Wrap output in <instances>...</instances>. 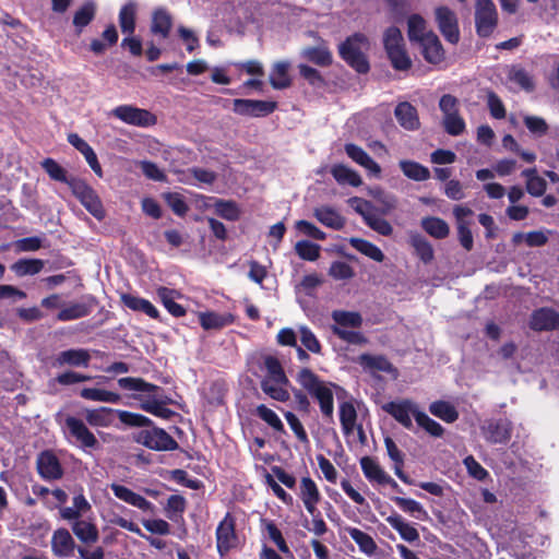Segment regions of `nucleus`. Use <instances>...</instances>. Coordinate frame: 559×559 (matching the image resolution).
Masks as SVG:
<instances>
[{"label": "nucleus", "mask_w": 559, "mask_h": 559, "mask_svg": "<svg viewBox=\"0 0 559 559\" xmlns=\"http://www.w3.org/2000/svg\"><path fill=\"white\" fill-rule=\"evenodd\" d=\"M498 25V12L492 0H477L475 4V27L481 38L491 36Z\"/></svg>", "instance_id": "423d86ee"}, {"label": "nucleus", "mask_w": 559, "mask_h": 559, "mask_svg": "<svg viewBox=\"0 0 559 559\" xmlns=\"http://www.w3.org/2000/svg\"><path fill=\"white\" fill-rule=\"evenodd\" d=\"M313 216L325 227L340 230L345 225L344 217L333 207L321 205L313 210Z\"/></svg>", "instance_id": "c85d7f7f"}, {"label": "nucleus", "mask_w": 559, "mask_h": 559, "mask_svg": "<svg viewBox=\"0 0 559 559\" xmlns=\"http://www.w3.org/2000/svg\"><path fill=\"white\" fill-rule=\"evenodd\" d=\"M530 328L536 332L559 330V312L549 307H542L531 314Z\"/></svg>", "instance_id": "2eb2a0df"}, {"label": "nucleus", "mask_w": 559, "mask_h": 559, "mask_svg": "<svg viewBox=\"0 0 559 559\" xmlns=\"http://www.w3.org/2000/svg\"><path fill=\"white\" fill-rule=\"evenodd\" d=\"M409 243L414 248L415 254L423 263L428 264L433 260V248L423 235L417 233L411 235Z\"/></svg>", "instance_id": "37998d69"}, {"label": "nucleus", "mask_w": 559, "mask_h": 559, "mask_svg": "<svg viewBox=\"0 0 559 559\" xmlns=\"http://www.w3.org/2000/svg\"><path fill=\"white\" fill-rule=\"evenodd\" d=\"M386 454L395 463L394 468H395V474L397 475V477L402 481H404L406 484H409L407 475L404 474V472L402 471V467H403V454L399 450V448L396 447L395 442L391 438H389V437H386Z\"/></svg>", "instance_id": "052dcab7"}, {"label": "nucleus", "mask_w": 559, "mask_h": 559, "mask_svg": "<svg viewBox=\"0 0 559 559\" xmlns=\"http://www.w3.org/2000/svg\"><path fill=\"white\" fill-rule=\"evenodd\" d=\"M424 60L433 66H438L445 60V50L436 33H431L424 41L418 44Z\"/></svg>", "instance_id": "f3484780"}, {"label": "nucleus", "mask_w": 559, "mask_h": 559, "mask_svg": "<svg viewBox=\"0 0 559 559\" xmlns=\"http://www.w3.org/2000/svg\"><path fill=\"white\" fill-rule=\"evenodd\" d=\"M435 20L444 39L452 45H456L460 41V27L455 12L447 5L437 7L435 9Z\"/></svg>", "instance_id": "6e6552de"}, {"label": "nucleus", "mask_w": 559, "mask_h": 559, "mask_svg": "<svg viewBox=\"0 0 559 559\" xmlns=\"http://www.w3.org/2000/svg\"><path fill=\"white\" fill-rule=\"evenodd\" d=\"M345 152L355 163L367 169L371 175L380 176L381 167L359 146L346 144Z\"/></svg>", "instance_id": "a878e982"}, {"label": "nucleus", "mask_w": 559, "mask_h": 559, "mask_svg": "<svg viewBox=\"0 0 559 559\" xmlns=\"http://www.w3.org/2000/svg\"><path fill=\"white\" fill-rule=\"evenodd\" d=\"M526 178V190L533 197H542L547 189L546 180L537 175L536 168H530L522 171Z\"/></svg>", "instance_id": "09e8293b"}, {"label": "nucleus", "mask_w": 559, "mask_h": 559, "mask_svg": "<svg viewBox=\"0 0 559 559\" xmlns=\"http://www.w3.org/2000/svg\"><path fill=\"white\" fill-rule=\"evenodd\" d=\"M295 251L307 261H316L320 257V246L308 240L298 241L295 245Z\"/></svg>", "instance_id": "338daca9"}, {"label": "nucleus", "mask_w": 559, "mask_h": 559, "mask_svg": "<svg viewBox=\"0 0 559 559\" xmlns=\"http://www.w3.org/2000/svg\"><path fill=\"white\" fill-rule=\"evenodd\" d=\"M507 79L525 92H533L535 88L533 76L520 64L508 68Z\"/></svg>", "instance_id": "72a5a7b5"}, {"label": "nucleus", "mask_w": 559, "mask_h": 559, "mask_svg": "<svg viewBox=\"0 0 559 559\" xmlns=\"http://www.w3.org/2000/svg\"><path fill=\"white\" fill-rule=\"evenodd\" d=\"M117 382L120 389L138 393L134 399L140 402L143 411L163 419H168L175 414L166 407L169 399L162 388L133 377L120 378Z\"/></svg>", "instance_id": "f257e3e1"}, {"label": "nucleus", "mask_w": 559, "mask_h": 559, "mask_svg": "<svg viewBox=\"0 0 559 559\" xmlns=\"http://www.w3.org/2000/svg\"><path fill=\"white\" fill-rule=\"evenodd\" d=\"M69 186L73 194L93 216L98 219L103 217L104 210L102 202L92 187L82 180H72L69 182Z\"/></svg>", "instance_id": "1a4fd4ad"}, {"label": "nucleus", "mask_w": 559, "mask_h": 559, "mask_svg": "<svg viewBox=\"0 0 559 559\" xmlns=\"http://www.w3.org/2000/svg\"><path fill=\"white\" fill-rule=\"evenodd\" d=\"M193 180L205 185H212L216 180V174L204 168L193 167L188 170L185 178H180V181L189 185H193Z\"/></svg>", "instance_id": "680f3d73"}, {"label": "nucleus", "mask_w": 559, "mask_h": 559, "mask_svg": "<svg viewBox=\"0 0 559 559\" xmlns=\"http://www.w3.org/2000/svg\"><path fill=\"white\" fill-rule=\"evenodd\" d=\"M296 379L318 401L322 414L326 417H332L334 411L333 384L322 381L308 368L300 369Z\"/></svg>", "instance_id": "f03ea898"}, {"label": "nucleus", "mask_w": 559, "mask_h": 559, "mask_svg": "<svg viewBox=\"0 0 559 559\" xmlns=\"http://www.w3.org/2000/svg\"><path fill=\"white\" fill-rule=\"evenodd\" d=\"M301 53L306 59L318 66H328L332 61L331 52L323 46L306 48Z\"/></svg>", "instance_id": "0e129e2a"}, {"label": "nucleus", "mask_w": 559, "mask_h": 559, "mask_svg": "<svg viewBox=\"0 0 559 559\" xmlns=\"http://www.w3.org/2000/svg\"><path fill=\"white\" fill-rule=\"evenodd\" d=\"M435 33L427 28L426 20L417 13H413L407 19V37L411 43L419 44L424 41L428 35Z\"/></svg>", "instance_id": "cd10ccee"}, {"label": "nucleus", "mask_w": 559, "mask_h": 559, "mask_svg": "<svg viewBox=\"0 0 559 559\" xmlns=\"http://www.w3.org/2000/svg\"><path fill=\"white\" fill-rule=\"evenodd\" d=\"M91 360L88 350L83 348L60 352L55 359L56 367H87Z\"/></svg>", "instance_id": "4be33fe9"}, {"label": "nucleus", "mask_w": 559, "mask_h": 559, "mask_svg": "<svg viewBox=\"0 0 559 559\" xmlns=\"http://www.w3.org/2000/svg\"><path fill=\"white\" fill-rule=\"evenodd\" d=\"M348 242L354 249L359 251L361 254H364L374 261H378V262L383 260L382 251L373 243H371L365 239L356 238V237L349 238Z\"/></svg>", "instance_id": "5fc2aeb1"}, {"label": "nucleus", "mask_w": 559, "mask_h": 559, "mask_svg": "<svg viewBox=\"0 0 559 559\" xmlns=\"http://www.w3.org/2000/svg\"><path fill=\"white\" fill-rule=\"evenodd\" d=\"M173 25L170 14L164 10L158 9L154 11L152 16L151 32L162 38H167Z\"/></svg>", "instance_id": "a18cd8bd"}, {"label": "nucleus", "mask_w": 559, "mask_h": 559, "mask_svg": "<svg viewBox=\"0 0 559 559\" xmlns=\"http://www.w3.org/2000/svg\"><path fill=\"white\" fill-rule=\"evenodd\" d=\"M238 545L235 530V519L227 513L216 528V548L221 557L226 556Z\"/></svg>", "instance_id": "9d476101"}, {"label": "nucleus", "mask_w": 559, "mask_h": 559, "mask_svg": "<svg viewBox=\"0 0 559 559\" xmlns=\"http://www.w3.org/2000/svg\"><path fill=\"white\" fill-rule=\"evenodd\" d=\"M421 228L431 237L436 239H444L450 234L448 223L436 216L424 217L420 222Z\"/></svg>", "instance_id": "ea45409f"}, {"label": "nucleus", "mask_w": 559, "mask_h": 559, "mask_svg": "<svg viewBox=\"0 0 559 559\" xmlns=\"http://www.w3.org/2000/svg\"><path fill=\"white\" fill-rule=\"evenodd\" d=\"M352 204L355 205L356 210L365 217L366 222L370 227L377 230L380 234L384 235V222L380 219H374L370 213V203L359 199L354 198L350 200Z\"/></svg>", "instance_id": "6e6d98bb"}, {"label": "nucleus", "mask_w": 559, "mask_h": 559, "mask_svg": "<svg viewBox=\"0 0 559 559\" xmlns=\"http://www.w3.org/2000/svg\"><path fill=\"white\" fill-rule=\"evenodd\" d=\"M157 297L164 307L175 317H181L185 314V309L182 306L177 304L175 300L178 296V293L174 289L167 287H158L156 290Z\"/></svg>", "instance_id": "de8ad7c7"}, {"label": "nucleus", "mask_w": 559, "mask_h": 559, "mask_svg": "<svg viewBox=\"0 0 559 559\" xmlns=\"http://www.w3.org/2000/svg\"><path fill=\"white\" fill-rule=\"evenodd\" d=\"M120 299L126 307L133 311L143 312L152 319H158L159 317L158 310L147 299L138 297L132 294H121Z\"/></svg>", "instance_id": "c756f323"}, {"label": "nucleus", "mask_w": 559, "mask_h": 559, "mask_svg": "<svg viewBox=\"0 0 559 559\" xmlns=\"http://www.w3.org/2000/svg\"><path fill=\"white\" fill-rule=\"evenodd\" d=\"M75 542L70 532L66 528H58L51 536V550L59 558H67L73 555Z\"/></svg>", "instance_id": "6ab92c4d"}, {"label": "nucleus", "mask_w": 559, "mask_h": 559, "mask_svg": "<svg viewBox=\"0 0 559 559\" xmlns=\"http://www.w3.org/2000/svg\"><path fill=\"white\" fill-rule=\"evenodd\" d=\"M257 416L265 421L270 427H272L277 432L284 431V425L277 414L271 408L266 407L264 404L258 405L255 408Z\"/></svg>", "instance_id": "69168bd1"}, {"label": "nucleus", "mask_w": 559, "mask_h": 559, "mask_svg": "<svg viewBox=\"0 0 559 559\" xmlns=\"http://www.w3.org/2000/svg\"><path fill=\"white\" fill-rule=\"evenodd\" d=\"M391 499L403 512L411 514L415 519L420 521L428 519L427 511L416 500L402 497H392Z\"/></svg>", "instance_id": "3c124183"}, {"label": "nucleus", "mask_w": 559, "mask_h": 559, "mask_svg": "<svg viewBox=\"0 0 559 559\" xmlns=\"http://www.w3.org/2000/svg\"><path fill=\"white\" fill-rule=\"evenodd\" d=\"M112 115L128 124L141 128L151 127L156 123L155 116L148 110L130 105H121L116 107L112 110Z\"/></svg>", "instance_id": "9b49d317"}, {"label": "nucleus", "mask_w": 559, "mask_h": 559, "mask_svg": "<svg viewBox=\"0 0 559 559\" xmlns=\"http://www.w3.org/2000/svg\"><path fill=\"white\" fill-rule=\"evenodd\" d=\"M289 383H277L273 381H261L262 391L271 399L278 402H286L290 395L288 392Z\"/></svg>", "instance_id": "13d9d810"}, {"label": "nucleus", "mask_w": 559, "mask_h": 559, "mask_svg": "<svg viewBox=\"0 0 559 559\" xmlns=\"http://www.w3.org/2000/svg\"><path fill=\"white\" fill-rule=\"evenodd\" d=\"M138 4L129 1L121 7L118 15L119 26L124 35H133L136 25Z\"/></svg>", "instance_id": "2f4dec72"}, {"label": "nucleus", "mask_w": 559, "mask_h": 559, "mask_svg": "<svg viewBox=\"0 0 559 559\" xmlns=\"http://www.w3.org/2000/svg\"><path fill=\"white\" fill-rule=\"evenodd\" d=\"M368 49V41L364 35L356 34L340 45L341 57L358 72L368 71V62L365 51Z\"/></svg>", "instance_id": "20e7f679"}, {"label": "nucleus", "mask_w": 559, "mask_h": 559, "mask_svg": "<svg viewBox=\"0 0 559 559\" xmlns=\"http://www.w3.org/2000/svg\"><path fill=\"white\" fill-rule=\"evenodd\" d=\"M263 365L266 370V374L262 381L289 383L280 360L275 356L266 355L263 358Z\"/></svg>", "instance_id": "79ce46f5"}, {"label": "nucleus", "mask_w": 559, "mask_h": 559, "mask_svg": "<svg viewBox=\"0 0 559 559\" xmlns=\"http://www.w3.org/2000/svg\"><path fill=\"white\" fill-rule=\"evenodd\" d=\"M213 209L219 217L235 222L240 216L238 204L231 200L214 199Z\"/></svg>", "instance_id": "8fccbe9b"}, {"label": "nucleus", "mask_w": 559, "mask_h": 559, "mask_svg": "<svg viewBox=\"0 0 559 559\" xmlns=\"http://www.w3.org/2000/svg\"><path fill=\"white\" fill-rule=\"evenodd\" d=\"M277 107L275 102L257 99H235L234 111L241 116L265 117Z\"/></svg>", "instance_id": "4468645a"}, {"label": "nucleus", "mask_w": 559, "mask_h": 559, "mask_svg": "<svg viewBox=\"0 0 559 559\" xmlns=\"http://www.w3.org/2000/svg\"><path fill=\"white\" fill-rule=\"evenodd\" d=\"M92 311V305L84 301L70 302L62 307L57 319L59 321H72L88 316Z\"/></svg>", "instance_id": "e433bc0d"}, {"label": "nucleus", "mask_w": 559, "mask_h": 559, "mask_svg": "<svg viewBox=\"0 0 559 559\" xmlns=\"http://www.w3.org/2000/svg\"><path fill=\"white\" fill-rule=\"evenodd\" d=\"M119 38L118 31L114 24L107 25L102 33V39L94 38L91 40L90 49L95 55H102L108 47L117 44Z\"/></svg>", "instance_id": "4c0bfd02"}, {"label": "nucleus", "mask_w": 559, "mask_h": 559, "mask_svg": "<svg viewBox=\"0 0 559 559\" xmlns=\"http://www.w3.org/2000/svg\"><path fill=\"white\" fill-rule=\"evenodd\" d=\"M483 430L487 441L506 444L512 436V423L508 418L490 419Z\"/></svg>", "instance_id": "dca6fc26"}, {"label": "nucleus", "mask_w": 559, "mask_h": 559, "mask_svg": "<svg viewBox=\"0 0 559 559\" xmlns=\"http://www.w3.org/2000/svg\"><path fill=\"white\" fill-rule=\"evenodd\" d=\"M340 421L348 443H367V436L361 425L357 424V411L352 402H343L340 405Z\"/></svg>", "instance_id": "39448f33"}, {"label": "nucleus", "mask_w": 559, "mask_h": 559, "mask_svg": "<svg viewBox=\"0 0 559 559\" xmlns=\"http://www.w3.org/2000/svg\"><path fill=\"white\" fill-rule=\"evenodd\" d=\"M347 533L350 536V538L359 546L362 552L367 555L373 554L376 549V544L371 536L355 527L347 528Z\"/></svg>", "instance_id": "e2e57ef3"}, {"label": "nucleus", "mask_w": 559, "mask_h": 559, "mask_svg": "<svg viewBox=\"0 0 559 559\" xmlns=\"http://www.w3.org/2000/svg\"><path fill=\"white\" fill-rule=\"evenodd\" d=\"M97 4L93 0L85 1L80 5L73 15V26L76 34H81L83 29L95 19Z\"/></svg>", "instance_id": "7c9ffc66"}, {"label": "nucleus", "mask_w": 559, "mask_h": 559, "mask_svg": "<svg viewBox=\"0 0 559 559\" xmlns=\"http://www.w3.org/2000/svg\"><path fill=\"white\" fill-rule=\"evenodd\" d=\"M364 371L372 379L376 385H381L384 372V358L369 354L360 355L357 359Z\"/></svg>", "instance_id": "b1692460"}, {"label": "nucleus", "mask_w": 559, "mask_h": 559, "mask_svg": "<svg viewBox=\"0 0 559 559\" xmlns=\"http://www.w3.org/2000/svg\"><path fill=\"white\" fill-rule=\"evenodd\" d=\"M80 396L87 401L110 404H116L121 400V396L118 393L99 388H83L80 391Z\"/></svg>", "instance_id": "49530a36"}, {"label": "nucleus", "mask_w": 559, "mask_h": 559, "mask_svg": "<svg viewBox=\"0 0 559 559\" xmlns=\"http://www.w3.org/2000/svg\"><path fill=\"white\" fill-rule=\"evenodd\" d=\"M415 421L419 428L433 438H441L444 435V428L438 421L430 418L425 412L420 411L416 413Z\"/></svg>", "instance_id": "4d7b16f0"}, {"label": "nucleus", "mask_w": 559, "mask_h": 559, "mask_svg": "<svg viewBox=\"0 0 559 559\" xmlns=\"http://www.w3.org/2000/svg\"><path fill=\"white\" fill-rule=\"evenodd\" d=\"M199 321L204 330H219L234 322L231 313H217L214 311H206L199 313Z\"/></svg>", "instance_id": "473e14b6"}, {"label": "nucleus", "mask_w": 559, "mask_h": 559, "mask_svg": "<svg viewBox=\"0 0 559 559\" xmlns=\"http://www.w3.org/2000/svg\"><path fill=\"white\" fill-rule=\"evenodd\" d=\"M331 318L334 322L331 325L333 333L334 329H359L362 324V317L357 311L334 310Z\"/></svg>", "instance_id": "bb28decb"}, {"label": "nucleus", "mask_w": 559, "mask_h": 559, "mask_svg": "<svg viewBox=\"0 0 559 559\" xmlns=\"http://www.w3.org/2000/svg\"><path fill=\"white\" fill-rule=\"evenodd\" d=\"M44 264L39 259H20L11 265V270L19 276L35 275L43 270Z\"/></svg>", "instance_id": "603ef678"}, {"label": "nucleus", "mask_w": 559, "mask_h": 559, "mask_svg": "<svg viewBox=\"0 0 559 559\" xmlns=\"http://www.w3.org/2000/svg\"><path fill=\"white\" fill-rule=\"evenodd\" d=\"M299 497L304 502L306 510L311 514L318 512L317 504L321 495L316 483L310 477H302L299 486Z\"/></svg>", "instance_id": "412c9836"}, {"label": "nucleus", "mask_w": 559, "mask_h": 559, "mask_svg": "<svg viewBox=\"0 0 559 559\" xmlns=\"http://www.w3.org/2000/svg\"><path fill=\"white\" fill-rule=\"evenodd\" d=\"M142 438L144 445L157 451H170L178 447L176 440L160 428L144 431Z\"/></svg>", "instance_id": "a211bd4d"}, {"label": "nucleus", "mask_w": 559, "mask_h": 559, "mask_svg": "<svg viewBox=\"0 0 559 559\" xmlns=\"http://www.w3.org/2000/svg\"><path fill=\"white\" fill-rule=\"evenodd\" d=\"M62 428L67 438L83 450L95 449L98 445L96 437L85 423L74 416H67Z\"/></svg>", "instance_id": "0eeeda50"}, {"label": "nucleus", "mask_w": 559, "mask_h": 559, "mask_svg": "<svg viewBox=\"0 0 559 559\" xmlns=\"http://www.w3.org/2000/svg\"><path fill=\"white\" fill-rule=\"evenodd\" d=\"M386 522H389L391 526L399 532L400 536L404 540L408 543L419 540L418 531L412 524L406 522L399 513H392L386 518Z\"/></svg>", "instance_id": "c9c22d12"}, {"label": "nucleus", "mask_w": 559, "mask_h": 559, "mask_svg": "<svg viewBox=\"0 0 559 559\" xmlns=\"http://www.w3.org/2000/svg\"><path fill=\"white\" fill-rule=\"evenodd\" d=\"M429 412L433 416L438 417L439 419L443 420L447 424H452L459 419V412L455 408L454 405H452L450 402L438 400L429 405Z\"/></svg>", "instance_id": "a19ab883"}, {"label": "nucleus", "mask_w": 559, "mask_h": 559, "mask_svg": "<svg viewBox=\"0 0 559 559\" xmlns=\"http://www.w3.org/2000/svg\"><path fill=\"white\" fill-rule=\"evenodd\" d=\"M299 337L301 344L311 353L313 354H320L321 353V344L318 341L317 336L313 334V332L305 326L301 325L298 329Z\"/></svg>", "instance_id": "774afa93"}, {"label": "nucleus", "mask_w": 559, "mask_h": 559, "mask_svg": "<svg viewBox=\"0 0 559 559\" xmlns=\"http://www.w3.org/2000/svg\"><path fill=\"white\" fill-rule=\"evenodd\" d=\"M400 166L403 174L415 181H424L430 177L429 169L417 162L401 160Z\"/></svg>", "instance_id": "864d4df0"}, {"label": "nucleus", "mask_w": 559, "mask_h": 559, "mask_svg": "<svg viewBox=\"0 0 559 559\" xmlns=\"http://www.w3.org/2000/svg\"><path fill=\"white\" fill-rule=\"evenodd\" d=\"M289 68L290 63L288 61H277L273 64L270 72V84L273 88L284 90L290 85Z\"/></svg>", "instance_id": "f704fd0d"}, {"label": "nucleus", "mask_w": 559, "mask_h": 559, "mask_svg": "<svg viewBox=\"0 0 559 559\" xmlns=\"http://www.w3.org/2000/svg\"><path fill=\"white\" fill-rule=\"evenodd\" d=\"M116 411L108 407H99L93 409L85 411V419L93 427H108L115 420ZM117 415L121 423L144 427L151 424V419L135 413L127 412V411H117Z\"/></svg>", "instance_id": "7ed1b4c3"}, {"label": "nucleus", "mask_w": 559, "mask_h": 559, "mask_svg": "<svg viewBox=\"0 0 559 559\" xmlns=\"http://www.w3.org/2000/svg\"><path fill=\"white\" fill-rule=\"evenodd\" d=\"M331 174L338 185H348L352 187H359L362 183L361 177L354 169L343 165L337 164L331 168Z\"/></svg>", "instance_id": "c03bdc74"}, {"label": "nucleus", "mask_w": 559, "mask_h": 559, "mask_svg": "<svg viewBox=\"0 0 559 559\" xmlns=\"http://www.w3.org/2000/svg\"><path fill=\"white\" fill-rule=\"evenodd\" d=\"M394 115L400 126L405 130H417L420 126L417 109L408 102L400 103L394 109Z\"/></svg>", "instance_id": "5701e85b"}, {"label": "nucleus", "mask_w": 559, "mask_h": 559, "mask_svg": "<svg viewBox=\"0 0 559 559\" xmlns=\"http://www.w3.org/2000/svg\"><path fill=\"white\" fill-rule=\"evenodd\" d=\"M110 489L112 490L116 498L122 500L123 502L133 506L142 511H150L152 512L154 509V506L152 502L146 500L141 495L132 491L126 486L119 485V484H111Z\"/></svg>", "instance_id": "aec40b11"}, {"label": "nucleus", "mask_w": 559, "mask_h": 559, "mask_svg": "<svg viewBox=\"0 0 559 559\" xmlns=\"http://www.w3.org/2000/svg\"><path fill=\"white\" fill-rule=\"evenodd\" d=\"M37 469L45 479H58L62 476L61 465L51 452H43L37 459Z\"/></svg>", "instance_id": "393cba45"}, {"label": "nucleus", "mask_w": 559, "mask_h": 559, "mask_svg": "<svg viewBox=\"0 0 559 559\" xmlns=\"http://www.w3.org/2000/svg\"><path fill=\"white\" fill-rule=\"evenodd\" d=\"M360 465L365 476L369 481L382 485L384 484V474L379 464L371 457L365 456L360 460Z\"/></svg>", "instance_id": "bf43d9fd"}, {"label": "nucleus", "mask_w": 559, "mask_h": 559, "mask_svg": "<svg viewBox=\"0 0 559 559\" xmlns=\"http://www.w3.org/2000/svg\"><path fill=\"white\" fill-rule=\"evenodd\" d=\"M400 31L395 27L386 29V58L397 71H407L412 68L413 61L407 52L404 43L389 44V38Z\"/></svg>", "instance_id": "f8f14e48"}, {"label": "nucleus", "mask_w": 559, "mask_h": 559, "mask_svg": "<svg viewBox=\"0 0 559 559\" xmlns=\"http://www.w3.org/2000/svg\"><path fill=\"white\" fill-rule=\"evenodd\" d=\"M71 528L73 534L84 544H94L99 538L96 525L90 521H74Z\"/></svg>", "instance_id": "58836bf2"}, {"label": "nucleus", "mask_w": 559, "mask_h": 559, "mask_svg": "<svg viewBox=\"0 0 559 559\" xmlns=\"http://www.w3.org/2000/svg\"><path fill=\"white\" fill-rule=\"evenodd\" d=\"M419 412L418 405L408 399L386 403V414L408 430L413 428L412 416L415 418Z\"/></svg>", "instance_id": "ddd939ff"}]
</instances>
